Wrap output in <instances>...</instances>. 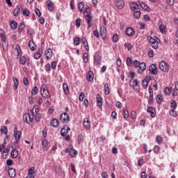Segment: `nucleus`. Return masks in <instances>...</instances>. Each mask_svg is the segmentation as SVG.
I'll use <instances>...</instances> for the list:
<instances>
[{
    "mask_svg": "<svg viewBox=\"0 0 178 178\" xmlns=\"http://www.w3.org/2000/svg\"><path fill=\"white\" fill-rule=\"evenodd\" d=\"M23 119L24 122L28 124L33 123V121L34 120V112L30 111L29 113L24 114Z\"/></svg>",
    "mask_w": 178,
    "mask_h": 178,
    "instance_id": "nucleus-1",
    "label": "nucleus"
},
{
    "mask_svg": "<svg viewBox=\"0 0 178 178\" xmlns=\"http://www.w3.org/2000/svg\"><path fill=\"white\" fill-rule=\"evenodd\" d=\"M40 94L44 99H49L51 98V93H49V90L47 88L46 85H42L40 87Z\"/></svg>",
    "mask_w": 178,
    "mask_h": 178,
    "instance_id": "nucleus-2",
    "label": "nucleus"
},
{
    "mask_svg": "<svg viewBox=\"0 0 178 178\" xmlns=\"http://www.w3.org/2000/svg\"><path fill=\"white\" fill-rule=\"evenodd\" d=\"M129 86L132 87L135 92H140V84L138 83V81L137 79H130Z\"/></svg>",
    "mask_w": 178,
    "mask_h": 178,
    "instance_id": "nucleus-3",
    "label": "nucleus"
},
{
    "mask_svg": "<svg viewBox=\"0 0 178 178\" xmlns=\"http://www.w3.org/2000/svg\"><path fill=\"white\" fill-rule=\"evenodd\" d=\"M159 67L160 70H161L164 73H168V72H169V69H170L169 64H168L165 61L160 62L159 65Z\"/></svg>",
    "mask_w": 178,
    "mask_h": 178,
    "instance_id": "nucleus-4",
    "label": "nucleus"
},
{
    "mask_svg": "<svg viewBox=\"0 0 178 178\" xmlns=\"http://www.w3.org/2000/svg\"><path fill=\"white\" fill-rule=\"evenodd\" d=\"M147 40H149V43L154 49H158V41H156V39H154V38L151 36H148Z\"/></svg>",
    "mask_w": 178,
    "mask_h": 178,
    "instance_id": "nucleus-5",
    "label": "nucleus"
},
{
    "mask_svg": "<svg viewBox=\"0 0 178 178\" xmlns=\"http://www.w3.org/2000/svg\"><path fill=\"white\" fill-rule=\"evenodd\" d=\"M60 120L63 123H67V122H70V118H69V114H67L66 113L61 114V115L60 117Z\"/></svg>",
    "mask_w": 178,
    "mask_h": 178,
    "instance_id": "nucleus-6",
    "label": "nucleus"
},
{
    "mask_svg": "<svg viewBox=\"0 0 178 178\" xmlns=\"http://www.w3.org/2000/svg\"><path fill=\"white\" fill-rule=\"evenodd\" d=\"M5 32H3V30L0 29V35L2 38V45H3V49L8 50V44H6V42L5 41L6 38H5Z\"/></svg>",
    "mask_w": 178,
    "mask_h": 178,
    "instance_id": "nucleus-7",
    "label": "nucleus"
},
{
    "mask_svg": "<svg viewBox=\"0 0 178 178\" xmlns=\"http://www.w3.org/2000/svg\"><path fill=\"white\" fill-rule=\"evenodd\" d=\"M14 137L15 138L16 143H19L20 137H22V131H17V127H15L14 129Z\"/></svg>",
    "mask_w": 178,
    "mask_h": 178,
    "instance_id": "nucleus-8",
    "label": "nucleus"
},
{
    "mask_svg": "<svg viewBox=\"0 0 178 178\" xmlns=\"http://www.w3.org/2000/svg\"><path fill=\"white\" fill-rule=\"evenodd\" d=\"M94 64L95 65H101V56H99V53L96 52L93 57Z\"/></svg>",
    "mask_w": 178,
    "mask_h": 178,
    "instance_id": "nucleus-9",
    "label": "nucleus"
},
{
    "mask_svg": "<svg viewBox=\"0 0 178 178\" xmlns=\"http://www.w3.org/2000/svg\"><path fill=\"white\" fill-rule=\"evenodd\" d=\"M145 69H147V65H145V63H140V64H139V66L138 67V73L139 74H143V73H144V70H145Z\"/></svg>",
    "mask_w": 178,
    "mask_h": 178,
    "instance_id": "nucleus-10",
    "label": "nucleus"
},
{
    "mask_svg": "<svg viewBox=\"0 0 178 178\" xmlns=\"http://www.w3.org/2000/svg\"><path fill=\"white\" fill-rule=\"evenodd\" d=\"M147 113H150L151 118H155L156 116V112L154 106H149L147 110Z\"/></svg>",
    "mask_w": 178,
    "mask_h": 178,
    "instance_id": "nucleus-11",
    "label": "nucleus"
},
{
    "mask_svg": "<svg viewBox=\"0 0 178 178\" xmlns=\"http://www.w3.org/2000/svg\"><path fill=\"white\" fill-rule=\"evenodd\" d=\"M149 70L152 74H158V68L156 65L152 64L149 67Z\"/></svg>",
    "mask_w": 178,
    "mask_h": 178,
    "instance_id": "nucleus-12",
    "label": "nucleus"
},
{
    "mask_svg": "<svg viewBox=\"0 0 178 178\" xmlns=\"http://www.w3.org/2000/svg\"><path fill=\"white\" fill-rule=\"evenodd\" d=\"M96 101L99 109H102V104H104V102L102 101V97H101L99 94L96 95Z\"/></svg>",
    "mask_w": 178,
    "mask_h": 178,
    "instance_id": "nucleus-13",
    "label": "nucleus"
},
{
    "mask_svg": "<svg viewBox=\"0 0 178 178\" xmlns=\"http://www.w3.org/2000/svg\"><path fill=\"white\" fill-rule=\"evenodd\" d=\"M125 33L128 37H133V35L136 34V31H134V29L131 27L127 28Z\"/></svg>",
    "mask_w": 178,
    "mask_h": 178,
    "instance_id": "nucleus-14",
    "label": "nucleus"
},
{
    "mask_svg": "<svg viewBox=\"0 0 178 178\" xmlns=\"http://www.w3.org/2000/svg\"><path fill=\"white\" fill-rule=\"evenodd\" d=\"M115 2L118 9H123L124 7V1H123V0H115Z\"/></svg>",
    "mask_w": 178,
    "mask_h": 178,
    "instance_id": "nucleus-15",
    "label": "nucleus"
},
{
    "mask_svg": "<svg viewBox=\"0 0 178 178\" xmlns=\"http://www.w3.org/2000/svg\"><path fill=\"white\" fill-rule=\"evenodd\" d=\"M28 176L31 178L35 177V167L33 166L28 170Z\"/></svg>",
    "mask_w": 178,
    "mask_h": 178,
    "instance_id": "nucleus-16",
    "label": "nucleus"
},
{
    "mask_svg": "<svg viewBox=\"0 0 178 178\" xmlns=\"http://www.w3.org/2000/svg\"><path fill=\"white\" fill-rule=\"evenodd\" d=\"M44 55L47 58V60L51 59L52 55H54V52L52 51V49H46L44 52Z\"/></svg>",
    "mask_w": 178,
    "mask_h": 178,
    "instance_id": "nucleus-17",
    "label": "nucleus"
},
{
    "mask_svg": "<svg viewBox=\"0 0 178 178\" xmlns=\"http://www.w3.org/2000/svg\"><path fill=\"white\" fill-rule=\"evenodd\" d=\"M84 19L88 24V29L92 27V16L90 15L89 17H85Z\"/></svg>",
    "mask_w": 178,
    "mask_h": 178,
    "instance_id": "nucleus-18",
    "label": "nucleus"
},
{
    "mask_svg": "<svg viewBox=\"0 0 178 178\" xmlns=\"http://www.w3.org/2000/svg\"><path fill=\"white\" fill-rule=\"evenodd\" d=\"M100 37H102L103 40L106 38V28L105 26H102L100 29Z\"/></svg>",
    "mask_w": 178,
    "mask_h": 178,
    "instance_id": "nucleus-19",
    "label": "nucleus"
},
{
    "mask_svg": "<svg viewBox=\"0 0 178 178\" xmlns=\"http://www.w3.org/2000/svg\"><path fill=\"white\" fill-rule=\"evenodd\" d=\"M130 8H131V10H132V12H134V10H137V9L140 8V6L134 1H131L130 3Z\"/></svg>",
    "mask_w": 178,
    "mask_h": 178,
    "instance_id": "nucleus-20",
    "label": "nucleus"
},
{
    "mask_svg": "<svg viewBox=\"0 0 178 178\" xmlns=\"http://www.w3.org/2000/svg\"><path fill=\"white\" fill-rule=\"evenodd\" d=\"M86 80H88V81H92L94 80V72L92 71H89L87 73Z\"/></svg>",
    "mask_w": 178,
    "mask_h": 178,
    "instance_id": "nucleus-21",
    "label": "nucleus"
},
{
    "mask_svg": "<svg viewBox=\"0 0 178 178\" xmlns=\"http://www.w3.org/2000/svg\"><path fill=\"white\" fill-rule=\"evenodd\" d=\"M29 47L31 51H35V49H37V46L35 45V43H34V40H33L29 41Z\"/></svg>",
    "mask_w": 178,
    "mask_h": 178,
    "instance_id": "nucleus-22",
    "label": "nucleus"
},
{
    "mask_svg": "<svg viewBox=\"0 0 178 178\" xmlns=\"http://www.w3.org/2000/svg\"><path fill=\"white\" fill-rule=\"evenodd\" d=\"M8 175L11 178L16 177V170L15 168H9Z\"/></svg>",
    "mask_w": 178,
    "mask_h": 178,
    "instance_id": "nucleus-23",
    "label": "nucleus"
},
{
    "mask_svg": "<svg viewBox=\"0 0 178 178\" xmlns=\"http://www.w3.org/2000/svg\"><path fill=\"white\" fill-rule=\"evenodd\" d=\"M50 125L52 126V127H58V126H59V120L56 118L51 120Z\"/></svg>",
    "mask_w": 178,
    "mask_h": 178,
    "instance_id": "nucleus-24",
    "label": "nucleus"
},
{
    "mask_svg": "<svg viewBox=\"0 0 178 178\" xmlns=\"http://www.w3.org/2000/svg\"><path fill=\"white\" fill-rule=\"evenodd\" d=\"M83 16H84V18L91 16V8H86V10L83 11Z\"/></svg>",
    "mask_w": 178,
    "mask_h": 178,
    "instance_id": "nucleus-25",
    "label": "nucleus"
},
{
    "mask_svg": "<svg viewBox=\"0 0 178 178\" xmlns=\"http://www.w3.org/2000/svg\"><path fill=\"white\" fill-rule=\"evenodd\" d=\"M42 148L43 151H48L49 149V146L48 145V141L47 140H42Z\"/></svg>",
    "mask_w": 178,
    "mask_h": 178,
    "instance_id": "nucleus-26",
    "label": "nucleus"
},
{
    "mask_svg": "<svg viewBox=\"0 0 178 178\" xmlns=\"http://www.w3.org/2000/svg\"><path fill=\"white\" fill-rule=\"evenodd\" d=\"M140 6L142 8V9H144V10H146L147 12H149L151 10V8L144 2L140 3Z\"/></svg>",
    "mask_w": 178,
    "mask_h": 178,
    "instance_id": "nucleus-27",
    "label": "nucleus"
},
{
    "mask_svg": "<svg viewBox=\"0 0 178 178\" xmlns=\"http://www.w3.org/2000/svg\"><path fill=\"white\" fill-rule=\"evenodd\" d=\"M10 26L13 30L17 28V22L14 19L10 21Z\"/></svg>",
    "mask_w": 178,
    "mask_h": 178,
    "instance_id": "nucleus-28",
    "label": "nucleus"
},
{
    "mask_svg": "<svg viewBox=\"0 0 178 178\" xmlns=\"http://www.w3.org/2000/svg\"><path fill=\"white\" fill-rule=\"evenodd\" d=\"M70 131V128L67 127V129L65 127L63 128L60 131V134L63 137H65L66 134H67V131Z\"/></svg>",
    "mask_w": 178,
    "mask_h": 178,
    "instance_id": "nucleus-29",
    "label": "nucleus"
},
{
    "mask_svg": "<svg viewBox=\"0 0 178 178\" xmlns=\"http://www.w3.org/2000/svg\"><path fill=\"white\" fill-rule=\"evenodd\" d=\"M104 94L106 95H109V94H111V88H109V85L108 83L104 84Z\"/></svg>",
    "mask_w": 178,
    "mask_h": 178,
    "instance_id": "nucleus-30",
    "label": "nucleus"
},
{
    "mask_svg": "<svg viewBox=\"0 0 178 178\" xmlns=\"http://www.w3.org/2000/svg\"><path fill=\"white\" fill-rule=\"evenodd\" d=\"M63 90L65 95H68L69 94V86L67 83H63Z\"/></svg>",
    "mask_w": 178,
    "mask_h": 178,
    "instance_id": "nucleus-31",
    "label": "nucleus"
},
{
    "mask_svg": "<svg viewBox=\"0 0 178 178\" xmlns=\"http://www.w3.org/2000/svg\"><path fill=\"white\" fill-rule=\"evenodd\" d=\"M47 6L49 10H54V3L51 0L47 1Z\"/></svg>",
    "mask_w": 178,
    "mask_h": 178,
    "instance_id": "nucleus-32",
    "label": "nucleus"
},
{
    "mask_svg": "<svg viewBox=\"0 0 178 178\" xmlns=\"http://www.w3.org/2000/svg\"><path fill=\"white\" fill-rule=\"evenodd\" d=\"M156 101L159 105H161V104H162V101H163V96L161 95H158L156 96Z\"/></svg>",
    "mask_w": 178,
    "mask_h": 178,
    "instance_id": "nucleus-33",
    "label": "nucleus"
},
{
    "mask_svg": "<svg viewBox=\"0 0 178 178\" xmlns=\"http://www.w3.org/2000/svg\"><path fill=\"white\" fill-rule=\"evenodd\" d=\"M13 81H14L13 89L17 90V87H19V79H17V78L13 77Z\"/></svg>",
    "mask_w": 178,
    "mask_h": 178,
    "instance_id": "nucleus-34",
    "label": "nucleus"
},
{
    "mask_svg": "<svg viewBox=\"0 0 178 178\" xmlns=\"http://www.w3.org/2000/svg\"><path fill=\"white\" fill-rule=\"evenodd\" d=\"M160 33H161V34H165V31H166V26H165V25L163 24H160L159 26Z\"/></svg>",
    "mask_w": 178,
    "mask_h": 178,
    "instance_id": "nucleus-35",
    "label": "nucleus"
},
{
    "mask_svg": "<svg viewBox=\"0 0 178 178\" xmlns=\"http://www.w3.org/2000/svg\"><path fill=\"white\" fill-rule=\"evenodd\" d=\"M148 81H147V79H143L142 80V87L143 88H144L145 90H146V88H148Z\"/></svg>",
    "mask_w": 178,
    "mask_h": 178,
    "instance_id": "nucleus-36",
    "label": "nucleus"
},
{
    "mask_svg": "<svg viewBox=\"0 0 178 178\" xmlns=\"http://www.w3.org/2000/svg\"><path fill=\"white\" fill-rule=\"evenodd\" d=\"M83 126L86 127V129H88V127H90V121L88 120V118H84Z\"/></svg>",
    "mask_w": 178,
    "mask_h": 178,
    "instance_id": "nucleus-37",
    "label": "nucleus"
},
{
    "mask_svg": "<svg viewBox=\"0 0 178 178\" xmlns=\"http://www.w3.org/2000/svg\"><path fill=\"white\" fill-rule=\"evenodd\" d=\"M170 108L172 109H176L177 108V103L174 99L170 101Z\"/></svg>",
    "mask_w": 178,
    "mask_h": 178,
    "instance_id": "nucleus-38",
    "label": "nucleus"
},
{
    "mask_svg": "<svg viewBox=\"0 0 178 178\" xmlns=\"http://www.w3.org/2000/svg\"><path fill=\"white\" fill-rule=\"evenodd\" d=\"M10 155H11V158H13L14 159H15V158H17V155H18L17 150H16V149H13V150L11 151Z\"/></svg>",
    "mask_w": 178,
    "mask_h": 178,
    "instance_id": "nucleus-39",
    "label": "nucleus"
},
{
    "mask_svg": "<svg viewBox=\"0 0 178 178\" xmlns=\"http://www.w3.org/2000/svg\"><path fill=\"white\" fill-rule=\"evenodd\" d=\"M78 9L80 12H83V9H84V2L81 1L79 3Z\"/></svg>",
    "mask_w": 178,
    "mask_h": 178,
    "instance_id": "nucleus-40",
    "label": "nucleus"
},
{
    "mask_svg": "<svg viewBox=\"0 0 178 178\" xmlns=\"http://www.w3.org/2000/svg\"><path fill=\"white\" fill-rule=\"evenodd\" d=\"M38 92V88L37 86H34L31 90V95H37Z\"/></svg>",
    "mask_w": 178,
    "mask_h": 178,
    "instance_id": "nucleus-41",
    "label": "nucleus"
},
{
    "mask_svg": "<svg viewBox=\"0 0 178 178\" xmlns=\"http://www.w3.org/2000/svg\"><path fill=\"white\" fill-rule=\"evenodd\" d=\"M140 16H141L140 11H135L134 13V17H135V19H140Z\"/></svg>",
    "mask_w": 178,
    "mask_h": 178,
    "instance_id": "nucleus-42",
    "label": "nucleus"
},
{
    "mask_svg": "<svg viewBox=\"0 0 178 178\" xmlns=\"http://www.w3.org/2000/svg\"><path fill=\"white\" fill-rule=\"evenodd\" d=\"M156 141L158 144H162V143H163V140L162 139V136H157L156 138Z\"/></svg>",
    "mask_w": 178,
    "mask_h": 178,
    "instance_id": "nucleus-43",
    "label": "nucleus"
},
{
    "mask_svg": "<svg viewBox=\"0 0 178 178\" xmlns=\"http://www.w3.org/2000/svg\"><path fill=\"white\" fill-rule=\"evenodd\" d=\"M83 60L85 63H87V62H88V54L87 53H84L83 54Z\"/></svg>",
    "mask_w": 178,
    "mask_h": 178,
    "instance_id": "nucleus-44",
    "label": "nucleus"
},
{
    "mask_svg": "<svg viewBox=\"0 0 178 178\" xmlns=\"http://www.w3.org/2000/svg\"><path fill=\"white\" fill-rule=\"evenodd\" d=\"M170 92H172V88L167 87L164 89V94H165V95H169Z\"/></svg>",
    "mask_w": 178,
    "mask_h": 178,
    "instance_id": "nucleus-45",
    "label": "nucleus"
},
{
    "mask_svg": "<svg viewBox=\"0 0 178 178\" xmlns=\"http://www.w3.org/2000/svg\"><path fill=\"white\" fill-rule=\"evenodd\" d=\"M170 115L173 118H176L177 116V113L175 111V109L172 108V110L170 111Z\"/></svg>",
    "mask_w": 178,
    "mask_h": 178,
    "instance_id": "nucleus-46",
    "label": "nucleus"
},
{
    "mask_svg": "<svg viewBox=\"0 0 178 178\" xmlns=\"http://www.w3.org/2000/svg\"><path fill=\"white\" fill-rule=\"evenodd\" d=\"M123 112H124V118L127 119L129 118V111L127 108H123Z\"/></svg>",
    "mask_w": 178,
    "mask_h": 178,
    "instance_id": "nucleus-47",
    "label": "nucleus"
},
{
    "mask_svg": "<svg viewBox=\"0 0 178 178\" xmlns=\"http://www.w3.org/2000/svg\"><path fill=\"white\" fill-rule=\"evenodd\" d=\"M1 131L3 134H6L8 133V127L6 126H2L1 128Z\"/></svg>",
    "mask_w": 178,
    "mask_h": 178,
    "instance_id": "nucleus-48",
    "label": "nucleus"
},
{
    "mask_svg": "<svg viewBox=\"0 0 178 178\" xmlns=\"http://www.w3.org/2000/svg\"><path fill=\"white\" fill-rule=\"evenodd\" d=\"M26 57L22 56L19 59V63H21V65H26Z\"/></svg>",
    "mask_w": 178,
    "mask_h": 178,
    "instance_id": "nucleus-49",
    "label": "nucleus"
},
{
    "mask_svg": "<svg viewBox=\"0 0 178 178\" xmlns=\"http://www.w3.org/2000/svg\"><path fill=\"white\" fill-rule=\"evenodd\" d=\"M69 152L71 156H76V154H77V152H76V149H70Z\"/></svg>",
    "mask_w": 178,
    "mask_h": 178,
    "instance_id": "nucleus-50",
    "label": "nucleus"
},
{
    "mask_svg": "<svg viewBox=\"0 0 178 178\" xmlns=\"http://www.w3.org/2000/svg\"><path fill=\"white\" fill-rule=\"evenodd\" d=\"M23 16H30V10L28 9H24L22 10Z\"/></svg>",
    "mask_w": 178,
    "mask_h": 178,
    "instance_id": "nucleus-51",
    "label": "nucleus"
},
{
    "mask_svg": "<svg viewBox=\"0 0 178 178\" xmlns=\"http://www.w3.org/2000/svg\"><path fill=\"white\" fill-rule=\"evenodd\" d=\"M127 66H131V65H133V61L131 60V58L128 57L127 58Z\"/></svg>",
    "mask_w": 178,
    "mask_h": 178,
    "instance_id": "nucleus-52",
    "label": "nucleus"
},
{
    "mask_svg": "<svg viewBox=\"0 0 178 178\" xmlns=\"http://www.w3.org/2000/svg\"><path fill=\"white\" fill-rule=\"evenodd\" d=\"M18 30L19 31V33H22V31H23V30H24V23L22 22L19 24V27H18Z\"/></svg>",
    "mask_w": 178,
    "mask_h": 178,
    "instance_id": "nucleus-53",
    "label": "nucleus"
},
{
    "mask_svg": "<svg viewBox=\"0 0 178 178\" xmlns=\"http://www.w3.org/2000/svg\"><path fill=\"white\" fill-rule=\"evenodd\" d=\"M113 42H118V41H119V35H118L117 33L113 35Z\"/></svg>",
    "mask_w": 178,
    "mask_h": 178,
    "instance_id": "nucleus-54",
    "label": "nucleus"
},
{
    "mask_svg": "<svg viewBox=\"0 0 178 178\" xmlns=\"http://www.w3.org/2000/svg\"><path fill=\"white\" fill-rule=\"evenodd\" d=\"M74 45L79 46L80 45V38L79 37H76L74 40Z\"/></svg>",
    "mask_w": 178,
    "mask_h": 178,
    "instance_id": "nucleus-55",
    "label": "nucleus"
},
{
    "mask_svg": "<svg viewBox=\"0 0 178 178\" xmlns=\"http://www.w3.org/2000/svg\"><path fill=\"white\" fill-rule=\"evenodd\" d=\"M19 13H20V8H15L13 11L14 16H19Z\"/></svg>",
    "mask_w": 178,
    "mask_h": 178,
    "instance_id": "nucleus-56",
    "label": "nucleus"
},
{
    "mask_svg": "<svg viewBox=\"0 0 178 178\" xmlns=\"http://www.w3.org/2000/svg\"><path fill=\"white\" fill-rule=\"evenodd\" d=\"M154 154H158L159 151H161V147L158 145L154 146L153 149Z\"/></svg>",
    "mask_w": 178,
    "mask_h": 178,
    "instance_id": "nucleus-57",
    "label": "nucleus"
},
{
    "mask_svg": "<svg viewBox=\"0 0 178 178\" xmlns=\"http://www.w3.org/2000/svg\"><path fill=\"white\" fill-rule=\"evenodd\" d=\"M80 26H81V19L77 18L76 19V26L79 28Z\"/></svg>",
    "mask_w": 178,
    "mask_h": 178,
    "instance_id": "nucleus-58",
    "label": "nucleus"
},
{
    "mask_svg": "<svg viewBox=\"0 0 178 178\" xmlns=\"http://www.w3.org/2000/svg\"><path fill=\"white\" fill-rule=\"evenodd\" d=\"M42 118V115L40 113H38L35 116V122H40V120H41V118Z\"/></svg>",
    "mask_w": 178,
    "mask_h": 178,
    "instance_id": "nucleus-59",
    "label": "nucleus"
},
{
    "mask_svg": "<svg viewBox=\"0 0 178 178\" xmlns=\"http://www.w3.org/2000/svg\"><path fill=\"white\" fill-rule=\"evenodd\" d=\"M141 63H140L138 60H135L133 63V65L134 66V67L137 68L138 67V66L140 65Z\"/></svg>",
    "mask_w": 178,
    "mask_h": 178,
    "instance_id": "nucleus-60",
    "label": "nucleus"
},
{
    "mask_svg": "<svg viewBox=\"0 0 178 178\" xmlns=\"http://www.w3.org/2000/svg\"><path fill=\"white\" fill-rule=\"evenodd\" d=\"M101 176H102V178H108V177H109V175H108V172H102L101 173Z\"/></svg>",
    "mask_w": 178,
    "mask_h": 178,
    "instance_id": "nucleus-61",
    "label": "nucleus"
},
{
    "mask_svg": "<svg viewBox=\"0 0 178 178\" xmlns=\"http://www.w3.org/2000/svg\"><path fill=\"white\" fill-rule=\"evenodd\" d=\"M84 97H85L84 92H81L79 97V101L83 102V99H84Z\"/></svg>",
    "mask_w": 178,
    "mask_h": 178,
    "instance_id": "nucleus-62",
    "label": "nucleus"
},
{
    "mask_svg": "<svg viewBox=\"0 0 178 178\" xmlns=\"http://www.w3.org/2000/svg\"><path fill=\"white\" fill-rule=\"evenodd\" d=\"M135 75H136V73H134V72H129L128 74V77L133 79Z\"/></svg>",
    "mask_w": 178,
    "mask_h": 178,
    "instance_id": "nucleus-63",
    "label": "nucleus"
},
{
    "mask_svg": "<svg viewBox=\"0 0 178 178\" xmlns=\"http://www.w3.org/2000/svg\"><path fill=\"white\" fill-rule=\"evenodd\" d=\"M50 67L53 70H55V69H56V61H53Z\"/></svg>",
    "mask_w": 178,
    "mask_h": 178,
    "instance_id": "nucleus-64",
    "label": "nucleus"
}]
</instances>
